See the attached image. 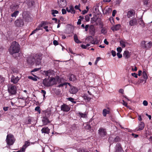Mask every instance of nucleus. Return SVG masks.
Here are the masks:
<instances>
[{"label":"nucleus","instance_id":"f257e3e1","mask_svg":"<svg viewBox=\"0 0 152 152\" xmlns=\"http://www.w3.org/2000/svg\"><path fill=\"white\" fill-rule=\"evenodd\" d=\"M42 54H37L34 56H31L29 57L27 60V62L30 64L35 63L37 65H39L41 63V61L42 58Z\"/></svg>","mask_w":152,"mask_h":152},{"label":"nucleus","instance_id":"f03ea898","mask_svg":"<svg viewBox=\"0 0 152 152\" xmlns=\"http://www.w3.org/2000/svg\"><path fill=\"white\" fill-rule=\"evenodd\" d=\"M59 78L56 77L55 78L51 77L48 79H45L43 81L42 83L45 86L49 87L52 86L57 83Z\"/></svg>","mask_w":152,"mask_h":152},{"label":"nucleus","instance_id":"7ed1b4c3","mask_svg":"<svg viewBox=\"0 0 152 152\" xmlns=\"http://www.w3.org/2000/svg\"><path fill=\"white\" fill-rule=\"evenodd\" d=\"M19 45L18 43L15 41L13 42L10 46L9 51L11 54L18 53L19 51Z\"/></svg>","mask_w":152,"mask_h":152},{"label":"nucleus","instance_id":"20e7f679","mask_svg":"<svg viewBox=\"0 0 152 152\" xmlns=\"http://www.w3.org/2000/svg\"><path fill=\"white\" fill-rule=\"evenodd\" d=\"M15 141V139L13 135L11 134H8L6 139L7 144L10 145H12Z\"/></svg>","mask_w":152,"mask_h":152},{"label":"nucleus","instance_id":"39448f33","mask_svg":"<svg viewBox=\"0 0 152 152\" xmlns=\"http://www.w3.org/2000/svg\"><path fill=\"white\" fill-rule=\"evenodd\" d=\"M8 91L11 94H15L16 92V86L13 85H9L8 86Z\"/></svg>","mask_w":152,"mask_h":152},{"label":"nucleus","instance_id":"423d86ee","mask_svg":"<svg viewBox=\"0 0 152 152\" xmlns=\"http://www.w3.org/2000/svg\"><path fill=\"white\" fill-rule=\"evenodd\" d=\"M141 46L143 48L148 49L150 48L152 45V42H147L145 41H142L141 43Z\"/></svg>","mask_w":152,"mask_h":152},{"label":"nucleus","instance_id":"0eeeda50","mask_svg":"<svg viewBox=\"0 0 152 152\" xmlns=\"http://www.w3.org/2000/svg\"><path fill=\"white\" fill-rule=\"evenodd\" d=\"M15 23V25L18 27H21L23 26L24 23L23 20L22 19H18L16 20Z\"/></svg>","mask_w":152,"mask_h":152},{"label":"nucleus","instance_id":"6e6552de","mask_svg":"<svg viewBox=\"0 0 152 152\" xmlns=\"http://www.w3.org/2000/svg\"><path fill=\"white\" fill-rule=\"evenodd\" d=\"M98 133L101 137H104L106 135L107 133L105 129L100 128L98 130Z\"/></svg>","mask_w":152,"mask_h":152},{"label":"nucleus","instance_id":"1a4fd4ad","mask_svg":"<svg viewBox=\"0 0 152 152\" xmlns=\"http://www.w3.org/2000/svg\"><path fill=\"white\" fill-rule=\"evenodd\" d=\"M58 2L59 6L61 8L64 7L66 5V1L65 0H58Z\"/></svg>","mask_w":152,"mask_h":152},{"label":"nucleus","instance_id":"9d476101","mask_svg":"<svg viewBox=\"0 0 152 152\" xmlns=\"http://www.w3.org/2000/svg\"><path fill=\"white\" fill-rule=\"evenodd\" d=\"M70 110V107L67 105L63 104L61 106V110L64 112H68Z\"/></svg>","mask_w":152,"mask_h":152},{"label":"nucleus","instance_id":"9b49d317","mask_svg":"<svg viewBox=\"0 0 152 152\" xmlns=\"http://www.w3.org/2000/svg\"><path fill=\"white\" fill-rule=\"evenodd\" d=\"M20 79V78L18 76L15 77L14 76L12 75L11 79V81L14 83L16 84L18 82Z\"/></svg>","mask_w":152,"mask_h":152},{"label":"nucleus","instance_id":"f8f14e48","mask_svg":"<svg viewBox=\"0 0 152 152\" xmlns=\"http://www.w3.org/2000/svg\"><path fill=\"white\" fill-rule=\"evenodd\" d=\"M135 11L133 10H130L127 13V17L129 18H133L134 16Z\"/></svg>","mask_w":152,"mask_h":152},{"label":"nucleus","instance_id":"ddd939ff","mask_svg":"<svg viewBox=\"0 0 152 152\" xmlns=\"http://www.w3.org/2000/svg\"><path fill=\"white\" fill-rule=\"evenodd\" d=\"M137 24V20L135 18L129 21V25L130 26L136 25Z\"/></svg>","mask_w":152,"mask_h":152},{"label":"nucleus","instance_id":"4468645a","mask_svg":"<svg viewBox=\"0 0 152 152\" xmlns=\"http://www.w3.org/2000/svg\"><path fill=\"white\" fill-rule=\"evenodd\" d=\"M145 127V124L143 122H140L137 128L136 129L137 131L142 130Z\"/></svg>","mask_w":152,"mask_h":152},{"label":"nucleus","instance_id":"2eb2a0df","mask_svg":"<svg viewBox=\"0 0 152 152\" xmlns=\"http://www.w3.org/2000/svg\"><path fill=\"white\" fill-rule=\"evenodd\" d=\"M50 129L48 127H44L41 130V131L42 133L49 134L50 133Z\"/></svg>","mask_w":152,"mask_h":152},{"label":"nucleus","instance_id":"dca6fc26","mask_svg":"<svg viewBox=\"0 0 152 152\" xmlns=\"http://www.w3.org/2000/svg\"><path fill=\"white\" fill-rule=\"evenodd\" d=\"M69 91L71 94H75L78 91V89L75 87H71L69 89Z\"/></svg>","mask_w":152,"mask_h":152},{"label":"nucleus","instance_id":"f3484780","mask_svg":"<svg viewBox=\"0 0 152 152\" xmlns=\"http://www.w3.org/2000/svg\"><path fill=\"white\" fill-rule=\"evenodd\" d=\"M116 152H122V149L121 147V145L119 143L117 144L116 145Z\"/></svg>","mask_w":152,"mask_h":152},{"label":"nucleus","instance_id":"a211bd4d","mask_svg":"<svg viewBox=\"0 0 152 152\" xmlns=\"http://www.w3.org/2000/svg\"><path fill=\"white\" fill-rule=\"evenodd\" d=\"M121 27V25L120 24H118L113 26L111 29L113 31H117L119 30Z\"/></svg>","mask_w":152,"mask_h":152},{"label":"nucleus","instance_id":"6ab92c4d","mask_svg":"<svg viewBox=\"0 0 152 152\" xmlns=\"http://www.w3.org/2000/svg\"><path fill=\"white\" fill-rule=\"evenodd\" d=\"M44 72L46 76L49 77L54 74V72L53 71L50 70L46 71H44Z\"/></svg>","mask_w":152,"mask_h":152},{"label":"nucleus","instance_id":"aec40b11","mask_svg":"<svg viewBox=\"0 0 152 152\" xmlns=\"http://www.w3.org/2000/svg\"><path fill=\"white\" fill-rule=\"evenodd\" d=\"M42 122L43 124L44 125H46L50 123V121L48 118L46 117H44L42 119Z\"/></svg>","mask_w":152,"mask_h":152},{"label":"nucleus","instance_id":"412c9836","mask_svg":"<svg viewBox=\"0 0 152 152\" xmlns=\"http://www.w3.org/2000/svg\"><path fill=\"white\" fill-rule=\"evenodd\" d=\"M110 113V110L109 108L104 109L102 111V114L104 117H106L107 115L109 114Z\"/></svg>","mask_w":152,"mask_h":152},{"label":"nucleus","instance_id":"4be33fe9","mask_svg":"<svg viewBox=\"0 0 152 152\" xmlns=\"http://www.w3.org/2000/svg\"><path fill=\"white\" fill-rule=\"evenodd\" d=\"M123 56L126 59L128 58L130 56V53L127 50L125 51L123 54Z\"/></svg>","mask_w":152,"mask_h":152},{"label":"nucleus","instance_id":"5701e85b","mask_svg":"<svg viewBox=\"0 0 152 152\" xmlns=\"http://www.w3.org/2000/svg\"><path fill=\"white\" fill-rule=\"evenodd\" d=\"M104 12L105 14H108L110 13L112 11L111 8L109 7H106L104 10Z\"/></svg>","mask_w":152,"mask_h":152},{"label":"nucleus","instance_id":"b1692460","mask_svg":"<svg viewBox=\"0 0 152 152\" xmlns=\"http://www.w3.org/2000/svg\"><path fill=\"white\" fill-rule=\"evenodd\" d=\"M76 80V76L73 74L70 75L69 76V80L71 81H74Z\"/></svg>","mask_w":152,"mask_h":152},{"label":"nucleus","instance_id":"393cba45","mask_svg":"<svg viewBox=\"0 0 152 152\" xmlns=\"http://www.w3.org/2000/svg\"><path fill=\"white\" fill-rule=\"evenodd\" d=\"M74 38L75 41L77 43H80L81 42L78 39L77 35L75 34L74 36Z\"/></svg>","mask_w":152,"mask_h":152},{"label":"nucleus","instance_id":"a878e982","mask_svg":"<svg viewBox=\"0 0 152 152\" xmlns=\"http://www.w3.org/2000/svg\"><path fill=\"white\" fill-rule=\"evenodd\" d=\"M95 76V75L94 74H90L89 75V76L91 77L90 78L89 77V78L90 80V81L91 82L93 81L94 80V77Z\"/></svg>","mask_w":152,"mask_h":152},{"label":"nucleus","instance_id":"bb28decb","mask_svg":"<svg viewBox=\"0 0 152 152\" xmlns=\"http://www.w3.org/2000/svg\"><path fill=\"white\" fill-rule=\"evenodd\" d=\"M12 73L17 74L18 72V71L17 69L15 68H12L11 69Z\"/></svg>","mask_w":152,"mask_h":152},{"label":"nucleus","instance_id":"cd10ccee","mask_svg":"<svg viewBox=\"0 0 152 152\" xmlns=\"http://www.w3.org/2000/svg\"><path fill=\"white\" fill-rule=\"evenodd\" d=\"M120 42L121 46L122 48H124L125 47V44L126 43V42L125 41L123 40H121Z\"/></svg>","mask_w":152,"mask_h":152},{"label":"nucleus","instance_id":"c85d7f7f","mask_svg":"<svg viewBox=\"0 0 152 152\" xmlns=\"http://www.w3.org/2000/svg\"><path fill=\"white\" fill-rule=\"evenodd\" d=\"M19 13V11H16L14 12L11 15V16L12 17H16L17 15H18Z\"/></svg>","mask_w":152,"mask_h":152},{"label":"nucleus","instance_id":"c756f323","mask_svg":"<svg viewBox=\"0 0 152 152\" xmlns=\"http://www.w3.org/2000/svg\"><path fill=\"white\" fill-rule=\"evenodd\" d=\"M142 76L143 78L146 80L148 78V76L146 73V72L145 71H143L142 72Z\"/></svg>","mask_w":152,"mask_h":152},{"label":"nucleus","instance_id":"7c9ffc66","mask_svg":"<svg viewBox=\"0 0 152 152\" xmlns=\"http://www.w3.org/2000/svg\"><path fill=\"white\" fill-rule=\"evenodd\" d=\"M78 114L81 117L83 118H85L87 117V115L86 113H83L80 112H79Z\"/></svg>","mask_w":152,"mask_h":152},{"label":"nucleus","instance_id":"2f4dec72","mask_svg":"<svg viewBox=\"0 0 152 152\" xmlns=\"http://www.w3.org/2000/svg\"><path fill=\"white\" fill-rule=\"evenodd\" d=\"M70 9L71 13L72 14H75V11L74 10V8L72 6H70Z\"/></svg>","mask_w":152,"mask_h":152},{"label":"nucleus","instance_id":"473e14b6","mask_svg":"<svg viewBox=\"0 0 152 152\" xmlns=\"http://www.w3.org/2000/svg\"><path fill=\"white\" fill-rule=\"evenodd\" d=\"M52 15H53V16H56V15H55V14H57L58 13V11L56 10H52Z\"/></svg>","mask_w":152,"mask_h":152},{"label":"nucleus","instance_id":"72a5a7b5","mask_svg":"<svg viewBox=\"0 0 152 152\" xmlns=\"http://www.w3.org/2000/svg\"><path fill=\"white\" fill-rule=\"evenodd\" d=\"M46 22H42L40 24H39L38 26V27L39 28H40L42 27L43 26H44L45 25H46Z\"/></svg>","mask_w":152,"mask_h":152},{"label":"nucleus","instance_id":"f704fd0d","mask_svg":"<svg viewBox=\"0 0 152 152\" xmlns=\"http://www.w3.org/2000/svg\"><path fill=\"white\" fill-rule=\"evenodd\" d=\"M40 29V28H36L35 29L32 31V33L30 34V35H31L35 33L37 31L39 30Z\"/></svg>","mask_w":152,"mask_h":152},{"label":"nucleus","instance_id":"c9c22d12","mask_svg":"<svg viewBox=\"0 0 152 152\" xmlns=\"http://www.w3.org/2000/svg\"><path fill=\"white\" fill-rule=\"evenodd\" d=\"M107 30L106 28H103L101 31V32L102 34H105L107 33Z\"/></svg>","mask_w":152,"mask_h":152},{"label":"nucleus","instance_id":"e433bc0d","mask_svg":"<svg viewBox=\"0 0 152 152\" xmlns=\"http://www.w3.org/2000/svg\"><path fill=\"white\" fill-rule=\"evenodd\" d=\"M83 97L84 99L87 100H89L90 99V98L88 97L86 94H84L83 96Z\"/></svg>","mask_w":152,"mask_h":152},{"label":"nucleus","instance_id":"4c0bfd02","mask_svg":"<svg viewBox=\"0 0 152 152\" xmlns=\"http://www.w3.org/2000/svg\"><path fill=\"white\" fill-rule=\"evenodd\" d=\"M26 148V147L23 145L19 151L20 152L24 151H25Z\"/></svg>","mask_w":152,"mask_h":152},{"label":"nucleus","instance_id":"58836bf2","mask_svg":"<svg viewBox=\"0 0 152 152\" xmlns=\"http://www.w3.org/2000/svg\"><path fill=\"white\" fill-rule=\"evenodd\" d=\"M139 24L142 26L144 25V23L142 20L141 18H140L139 20L138 21Z\"/></svg>","mask_w":152,"mask_h":152},{"label":"nucleus","instance_id":"ea45409f","mask_svg":"<svg viewBox=\"0 0 152 152\" xmlns=\"http://www.w3.org/2000/svg\"><path fill=\"white\" fill-rule=\"evenodd\" d=\"M28 78H29L30 79H31V80H33L35 81H37V79L36 78L33 77L31 76H29L28 77Z\"/></svg>","mask_w":152,"mask_h":152},{"label":"nucleus","instance_id":"a19ab883","mask_svg":"<svg viewBox=\"0 0 152 152\" xmlns=\"http://www.w3.org/2000/svg\"><path fill=\"white\" fill-rule=\"evenodd\" d=\"M30 145V143L28 141H26L25 144L23 145L25 146V147H26V148H27V147L29 146Z\"/></svg>","mask_w":152,"mask_h":152},{"label":"nucleus","instance_id":"79ce46f5","mask_svg":"<svg viewBox=\"0 0 152 152\" xmlns=\"http://www.w3.org/2000/svg\"><path fill=\"white\" fill-rule=\"evenodd\" d=\"M142 104L144 106H147L148 105V102L147 101L144 100Z\"/></svg>","mask_w":152,"mask_h":152},{"label":"nucleus","instance_id":"37998d69","mask_svg":"<svg viewBox=\"0 0 152 152\" xmlns=\"http://www.w3.org/2000/svg\"><path fill=\"white\" fill-rule=\"evenodd\" d=\"M111 53L113 57H115L116 55V53L115 51L112 50L111 51Z\"/></svg>","mask_w":152,"mask_h":152},{"label":"nucleus","instance_id":"c03bdc74","mask_svg":"<svg viewBox=\"0 0 152 152\" xmlns=\"http://www.w3.org/2000/svg\"><path fill=\"white\" fill-rule=\"evenodd\" d=\"M123 103H122L123 105L127 107V103L126 102H125L124 100H122Z\"/></svg>","mask_w":152,"mask_h":152},{"label":"nucleus","instance_id":"a18cd8bd","mask_svg":"<svg viewBox=\"0 0 152 152\" xmlns=\"http://www.w3.org/2000/svg\"><path fill=\"white\" fill-rule=\"evenodd\" d=\"M66 85V83H61L60 84H59L58 86V87H60L62 86H63L64 85Z\"/></svg>","mask_w":152,"mask_h":152},{"label":"nucleus","instance_id":"49530a36","mask_svg":"<svg viewBox=\"0 0 152 152\" xmlns=\"http://www.w3.org/2000/svg\"><path fill=\"white\" fill-rule=\"evenodd\" d=\"M117 50L118 52V53H121L122 50V49L121 47H118L117 48Z\"/></svg>","mask_w":152,"mask_h":152},{"label":"nucleus","instance_id":"de8ad7c7","mask_svg":"<svg viewBox=\"0 0 152 152\" xmlns=\"http://www.w3.org/2000/svg\"><path fill=\"white\" fill-rule=\"evenodd\" d=\"M101 59V58L100 57H97L96 59V61L95 62V65H96L97 64V62H98Z\"/></svg>","mask_w":152,"mask_h":152},{"label":"nucleus","instance_id":"09e8293b","mask_svg":"<svg viewBox=\"0 0 152 152\" xmlns=\"http://www.w3.org/2000/svg\"><path fill=\"white\" fill-rule=\"evenodd\" d=\"M135 78L137 77V75L135 73H132L131 74Z\"/></svg>","mask_w":152,"mask_h":152},{"label":"nucleus","instance_id":"8fccbe9b","mask_svg":"<svg viewBox=\"0 0 152 152\" xmlns=\"http://www.w3.org/2000/svg\"><path fill=\"white\" fill-rule=\"evenodd\" d=\"M4 81V78L1 76H0V83H1Z\"/></svg>","mask_w":152,"mask_h":152},{"label":"nucleus","instance_id":"3c124183","mask_svg":"<svg viewBox=\"0 0 152 152\" xmlns=\"http://www.w3.org/2000/svg\"><path fill=\"white\" fill-rule=\"evenodd\" d=\"M117 56L119 58H121L122 57V55L119 53H117Z\"/></svg>","mask_w":152,"mask_h":152},{"label":"nucleus","instance_id":"603ef678","mask_svg":"<svg viewBox=\"0 0 152 152\" xmlns=\"http://www.w3.org/2000/svg\"><path fill=\"white\" fill-rule=\"evenodd\" d=\"M40 107L39 106H37V107H36L35 109V110H36V111H37L38 112H40Z\"/></svg>","mask_w":152,"mask_h":152},{"label":"nucleus","instance_id":"864d4df0","mask_svg":"<svg viewBox=\"0 0 152 152\" xmlns=\"http://www.w3.org/2000/svg\"><path fill=\"white\" fill-rule=\"evenodd\" d=\"M149 0H143V2L144 4H147L148 3Z\"/></svg>","mask_w":152,"mask_h":152},{"label":"nucleus","instance_id":"5fc2aeb1","mask_svg":"<svg viewBox=\"0 0 152 152\" xmlns=\"http://www.w3.org/2000/svg\"><path fill=\"white\" fill-rule=\"evenodd\" d=\"M67 99H68L69 101H71V102H72L74 100L73 98L72 97H69L67 98Z\"/></svg>","mask_w":152,"mask_h":152},{"label":"nucleus","instance_id":"6e6d98bb","mask_svg":"<svg viewBox=\"0 0 152 152\" xmlns=\"http://www.w3.org/2000/svg\"><path fill=\"white\" fill-rule=\"evenodd\" d=\"M89 27V26L88 25H86L85 26V27L84 28H85V31H87L88 30V28Z\"/></svg>","mask_w":152,"mask_h":152},{"label":"nucleus","instance_id":"4d7b16f0","mask_svg":"<svg viewBox=\"0 0 152 152\" xmlns=\"http://www.w3.org/2000/svg\"><path fill=\"white\" fill-rule=\"evenodd\" d=\"M62 12L63 14H65L66 13V10L64 9H62Z\"/></svg>","mask_w":152,"mask_h":152},{"label":"nucleus","instance_id":"13d9d810","mask_svg":"<svg viewBox=\"0 0 152 152\" xmlns=\"http://www.w3.org/2000/svg\"><path fill=\"white\" fill-rule=\"evenodd\" d=\"M80 6L78 5L75 6V8L76 10H79L80 11H81V10L79 9Z\"/></svg>","mask_w":152,"mask_h":152},{"label":"nucleus","instance_id":"bf43d9fd","mask_svg":"<svg viewBox=\"0 0 152 152\" xmlns=\"http://www.w3.org/2000/svg\"><path fill=\"white\" fill-rule=\"evenodd\" d=\"M116 13V11L115 10H114L113 11L112 13V16L113 17H114L115 16V14Z\"/></svg>","mask_w":152,"mask_h":152},{"label":"nucleus","instance_id":"052dcab7","mask_svg":"<svg viewBox=\"0 0 152 152\" xmlns=\"http://www.w3.org/2000/svg\"><path fill=\"white\" fill-rule=\"evenodd\" d=\"M40 69V68H35V69H33L32 70V72H36L37 71H38Z\"/></svg>","mask_w":152,"mask_h":152},{"label":"nucleus","instance_id":"680f3d73","mask_svg":"<svg viewBox=\"0 0 152 152\" xmlns=\"http://www.w3.org/2000/svg\"><path fill=\"white\" fill-rule=\"evenodd\" d=\"M66 10L68 12H71L70 9V6L69 7H66Z\"/></svg>","mask_w":152,"mask_h":152},{"label":"nucleus","instance_id":"e2e57ef3","mask_svg":"<svg viewBox=\"0 0 152 152\" xmlns=\"http://www.w3.org/2000/svg\"><path fill=\"white\" fill-rule=\"evenodd\" d=\"M53 43L54 45H57L58 44V42L55 40L53 41Z\"/></svg>","mask_w":152,"mask_h":152},{"label":"nucleus","instance_id":"0e129e2a","mask_svg":"<svg viewBox=\"0 0 152 152\" xmlns=\"http://www.w3.org/2000/svg\"><path fill=\"white\" fill-rule=\"evenodd\" d=\"M85 19L86 20V21H88L89 20V17L88 16V15H86L85 16Z\"/></svg>","mask_w":152,"mask_h":152},{"label":"nucleus","instance_id":"69168bd1","mask_svg":"<svg viewBox=\"0 0 152 152\" xmlns=\"http://www.w3.org/2000/svg\"><path fill=\"white\" fill-rule=\"evenodd\" d=\"M119 92L120 93H121V94H123L124 92V90L123 89H120L119 90Z\"/></svg>","mask_w":152,"mask_h":152},{"label":"nucleus","instance_id":"338daca9","mask_svg":"<svg viewBox=\"0 0 152 152\" xmlns=\"http://www.w3.org/2000/svg\"><path fill=\"white\" fill-rule=\"evenodd\" d=\"M88 12V10H84L82 11V14L84 15L86 13Z\"/></svg>","mask_w":152,"mask_h":152},{"label":"nucleus","instance_id":"774afa93","mask_svg":"<svg viewBox=\"0 0 152 152\" xmlns=\"http://www.w3.org/2000/svg\"><path fill=\"white\" fill-rule=\"evenodd\" d=\"M78 152H85L84 149H79Z\"/></svg>","mask_w":152,"mask_h":152}]
</instances>
